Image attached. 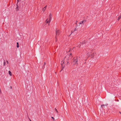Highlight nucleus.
<instances>
[{"label": "nucleus", "mask_w": 121, "mask_h": 121, "mask_svg": "<svg viewBox=\"0 0 121 121\" xmlns=\"http://www.w3.org/2000/svg\"><path fill=\"white\" fill-rule=\"evenodd\" d=\"M16 6L17 7L16 8V11H18L19 10L20 7L18 6V5L17 4H16Z\"/></svg>", "instance_id": "0eeeda50"}, {"label": "nucleus", "mask_w": 121, "mask_h": 121, "mask_svg": "<svg viewBox=\"0 0 121 121\" xmlns=\"http://www.w3.org/2000/svg\"><path fill=\"white\" fill-rule=\"evenodd\" d=\"M17 48H18L19 47V44H18V42H17Z\"/></svg>", "instance_id": "f8f14e48"}, {"label": "nucleus", "mask_w": 121, "mask_h": 121, "mask_svg": "<svg viewBox=\"0 0 121 121\" xmlns=\"http://www.w3.org/2000/svg\"><path fill=\"white\" fill-rule=\"evenodd\" d=\"M49 19L48 20V19H47L45 21V22L47 23H48V25H49L50 23V22L51 19V13H50V15L49 16Z\"/></svg>", "instance_id": "f03ea898"}, {"label": "nucleus", "mask_w": 121, "mask_h": 121, "mask_svg": "<svg viewBox=\"0 0 121 121\" xmlns=\"http://www.w3.org/2000/svg\"><path fill=\"white\" fill-rule=\"evenodd\" d=\"M46 6H47L46 5L45 7L43 8V11H44L46 9Z\"/></svg>", "instance_id": "9b49d317"}, {"label": "nucleus", "mask_w": 121, "mask_h": 121, "mask_svg": "<svg viewBox=\"0 0 121 121\" xmlns=\"http://www.w3.org/2000/svg\"><path fill=\"white\" fill-rule=\"evenodd\" d=\"M90 52H88L87 54V56H88V57H89L90 56Z\"/></svg>", "instance_id": "1a4fd4ad"}, {"label": "nucleus", "mask_w": 121, "mask_h": 121, "mask_svg": "<svg viewBox=\"0 0 121 121\" xmlns=\"http://www.w3.org/2000/svg\"><path fill=\"white\" fill-rule=\"evenodd\" d=\"M52 119H53V120H54L55 119H54V118L53 117H52Z\"/></svg>", "instance_id": "dca6fc26"}, {"label": "nucleus", "mask_w": 121, "mask_h": 121, "mask_svg": "<svg viewBox=\"0 0 121 121\" xmlns=\"http://www.w3.org/2000/svg\"><path fill=\"white\" fill-rule=\"evenodd\" d=\"M86 20H84L80 22L79 23V24H82L84 25V24L86 22Z\"/></svg>", "instance_id": "39448f33"}, {"label": "nucleus", "mask_w": 121, "mask_h": 121, "mask_svg": "<svg viewBox=\"0 0 121 121\" xmlns=\"http://www.w3.org/2000/svg\"><path fill=\"white\" fill-rule=\"evenodd\" d=\"M7 63L8 64V61H7Z\"/></svg>", "instance_id": "aec40b11"}, {"label": "nucleus", "mask_w": 121, "mask_h": 121, "mask_svg": "<svg viewBox=\"0 0 121 121\" xmlns=\"http://www.w3.org/2000/svg\"><path fill=\"white\" fill-rule=\"evenodd\" d=\"M56 39L57 36L59 35L60 34V31L59 30H56Z\"/></svg>", "instance_id": "7ed1b4c3"}, {"label": "nucleus", "mask_w": 121, "mask_h": 121, "mask_svg": "<svg viewBox=\"0 0 121 121\" xmlns=\"http://www.w3.org/2000/svg\"><path fill=\"white\" fill-rule=\"evenodd\" d=\"M78 60L77 58H76V59L74 60H73V63H74V64H78Z\"/></svg>", "instance_id": "20e7f679"}, {"label": "nucleus", "mask_w": 121, "mask_h": 121, "mask_svg": "<svg viewBox=\"0 0 121 121\" xmlns=\"http://www.w3.org/2000/svg\"><path fill=\"white\" fill-rule=\"evenodd\" d=\"M96 54V53L95 52H94L93 54H91V56H94V55H93V54Z\"/></svg>", "instance_id": "ddd939ff"}, {"label": "nucleus", "mask_w": 121, "mask_h": 121, "mask_svg": "<svg viewBox=\"0 0 121 121\" xmlns=\"http://www.w3.org/2000/svg\"><path fill=\"white\" fill-rule=\"evenodd\" d=\"M46 64V63L45 62H44V65H45Z\"/></svg>", "instance_id": "6ab92c4d"}, {"label": "nucleus", "mask_w": 121, "mask_h": 121, "mask_svg": "<svg viewBox=\"0 0 121 121\" xmlns=\"http://www.w3.org/2000/svg\"><path fill=\"white\" fill-rule=\"evenodd\" d=\"M105 106V105H104V104L102 105H101V107L102 108V107H103V106Z\"/></svg>", "instance_id": "f3484780"}, {"label": "nucleus", "mask_w": 121, "mask_h": 121, "mask_svg": "<svg viewBox=\"0 0 121 121\" xmlns=\"http://www.w3.org/2000/svg\"><path fill=\"white\" fill-rule=\"evenodd\" d=\"M85 41H84L83 42H81L80 43H81V45H80L79 46H78V47L79 48H80V46H81V44H84L85 43ZM77 47H78V46H77Z\"/></svg>", "instance_id": "6e6552de"}, {"label": "nucleus", "mask_w": 121, "mask_h": 121, "mask_svg": "<svg viewBox=\"0 0 121 121\" xmlns=\"http://www.w3.org/2000/svg\"><path fill=\"white\" fill-rule=\"evenodd\" d=\"M10 88L11 89H12V87L11 86H10Z\"/></svg>", "instance_id": "412c9836"}, {"label": "nucleus", "mask_w": 121, "mask_h": 121, "mask_svg": "<svg viewBox=\"0 0 121 121\" xmlns=\"http://www.w3.org/2000/svg\"><path fill=\"white\" fill-rule=\"evenodd\" d=\"M64 64H63V62H61V67L62 68V69H61V70H62L64 68L65 65H63Z\"/></svg>", "instance_id": "423d86ee"}, {"label": "nucleus", "mask_w": 121, "mask_h": 121, "mask_svg": "<svg viewBox=\"0 0 121 121\" xmlns=\"http://www.w3.org/2000/svg\"><path fill=\"white\" fill-rule=\"evenodd\" d=\"M9 74H10V76H11L12 75V74L11 73V71H9Z\"/></svg>", "instance_id": "9d476101"}, {"label": "nucleus", "mask_w": 121, "mask_h": 121, "mask_svg": "<svg viewBox=\"0 0 121 121\" xmlns=\"http://www.w3.org/2000/svg\"><path fill=\"white\" fill-rule=\"evenodd\" d=\"M4 66L5 65V64H6V63H5V60H4Z\"/></svg>", "instance_id": "4468645a"}, {"label": "nucleus", "mask_w": 121, "mask_h": 121, "mask_svg": "<svg viewBox=\"0 0 121 121\" xmlns=\"http://www.w3.org/2000/svg\"><path fill=\"white\" fill-rule=\"evenodd\" d=\"M119 113L121 114V112H119Z\"/></svg>", "instance_id": "4be33fe9"}, {"label": "nucleus", "mask_w": 121, "mask_h": 121, "mask_svg": "<svg viewBox=\"0 0 121 121\" xmlns=\"http://www.w3.org/2000/svg\"><path fill=\"white\" fill-rule=\"evenodd\" d=\"M30 120V121H31Z\"/></svg>", "instance_id": "5701e85b"}, {"label": "nucleus", "mask_w": 121, "mask_h": 121, "mask_svg": "<svg viewBox=\"0 0 121 121\" xmlns=\"http://www.w3.org/2000/svg\"><path fill=\"white\" fill-rule=\"evenodd\" d=\"M17 0V3H18V2L20 1V0Z\"/></svg>", "instance_id": "a211bd4d"}, {"label": "nucleus", "mask_w": 121, "mask_h": 121, "mask_svg": "<svg viewBox=\"0 0 121 121\" xmlns=\"http://www.w3.org/2000/svg\"><path fill=\"white\" fill-rule=\"evenodd\" d=\"M55 110L56 111V112L57 113L58 112V111L56 109V108H55Z\"/></svg>", "instance_id": "2eb2a0df"}, {"label": "nucleus", "mask_w": 121, "mask_h": 121, "mask_svg": "<svg viewBox=\"0 0 121 121\" xmlns=\"http://www.w3.org/2000/svg\"><path fill=\"white\" fill-rule=\"evenodd\" d=\"M68 57V56H66L65 57L64 60L62 61V62H63V64H68V61L67 60V58Z\"/></svg>", "instance_id": "f257e3e1"}]
</instances>
